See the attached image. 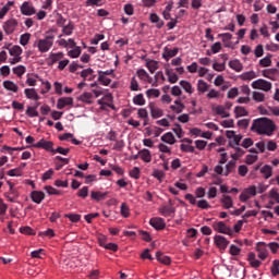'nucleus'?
I'll return each mask as SVG.
<instances>
[{"instance_id": "f257e3e1", "label": "nucleus", "mask_w": 279, "mask_h": 279, "mask_svg": "<svg viewBox=\"0 0 279 279\" xmlns=\"http://www.w3.org/2000/svg\"><path fill=\"white\" fill-rule=\"evenodd\" d=\"M251 132H256L259 136H274L276 123L269 118H258L253 120Z\"/></svg>"}, {"instance_id": "09e8293b", "label": "nucleus", "mask_w": 279, "mask_h": 279, "mask_svg": "<svg viewBox=\"0 0 279 279\" xmlns=\"http://www.w3.org/2000/svg\"><path fill=\"white\" fill-rule=\"evenodd\" d=\"M180 149L181 151H185L187 154H195V147L192 145L181 144Z\"/></svg>"}, {"instance_id": "2f4dec72", "label": "nucleus", "mask_w": 279, "mask_h": 279, "mask_svg": "<svg viewBox=\"0 0 279 279\" xmlns=\"http://www.w3.org/2000/svg\"><path fill=\"white\" fill-rule=\"evenodd\" d=\"M80 101H83V104H93V94L85 92L78 97Z\"/></svg>"}, {"instance_id": "c756f323", "label": "nucleus", "mask_w": 279, "mask_h": 279, "mask_svg": "<svg viewBox=\"0 0 279 279\" xmlns=\"http://www.w3.org/2000/svg\"><path fill=\"white\" fill-rule=\"evenodd\" d=\"M146 66L149 71V73H156L157 69H158V61L156 60H146Z\"/></svg>"}, {"instance_id": "13d9d810", "label": "nucleus", "mask_w": 279, "mask_h": 279, "mask_svg": "<svg viewBox=\"0 0 279 279\" xmlns=\"http://www.w3.org/2000/svg\"><path fill=\"white\" fill-rule=\"evenodd\" d=\"M121 215L122 217H125V218L130 217V207L125 203L121 204Z\"/></svg>"}, {"instance_id": "49530a36", "label": "nucleus", "mask_w": 279, "mask_h": 279, "mask_svg": "<svg viewBox=\"0 0 279 279\" xmlns=\"http://www.w3.org/2000/svg\"><path fill=\"white\" fill-rule=\"evenodd\" d=\"M216 113L220 114L222 119H228V117H230V113L226 112V108L223 106L216 107Z\"/></svg>"}, {"instance_id": "c03bdc74", "label": "nucleus", "mask_w": 279, "mask_h": 279, "mask_svg": "<svg viewBox=\"0 0 279 279\" xmlns=\"http://www.w3.org/2000/svg\"><path fill=\"white\" fill-rule=\"evenodd\" d=\"M71 151V148H64L62 146H58L56 149L52 150V154H61V156H68Z\"/></svg>"}, {"instance_id": "6ab92c4d", "label": "nucleus", "mask_w": 279, "mask_h": 279, "mask_svg": "<svg viewBox=\"0 0 279 279\" xmlns=\"http://www.w3.org/2000/svg\"><path fill=\"white\" fill-rule=\"evenodd\" d=\"M138 156L144 162H151V151L149 149L144 148L140 150Z\"/></svg>"}, {"instance_id": "0eeeda50", "label": "nucleus", "mask_w": 279, "mask_h": 279, "mask_svg": "<svg viewBox=\"0 0 279 279\" xmlns=\"http://www.w3.org/2000/svg\"><path fill=\"white\" fill-rule=\"evenodd\" d=\"M20 10L24 16H33V14H36V8H34V4L29 1L23 2Z\"/></svg>"}, {"instance_id": "ddd939ff", "label": "nucleus", "mask_w": 279, "mask_h": 279, "mask_svg": "<svg viewBox=\"0 0 279 279\" xmlns=\"http://www.w3.org/2000/svg\"><path fill=\"white\" fill-rule=\"evenodd\" d=\"M218 38H221L222 43L225 44V47L227 49H234V46H232V34L230 33H221L218 34Z\"/></svg>"}, {"instance_id": "864d4df0", "label": "nucleus", "mask_w": 279, "mask_h": 279, "mask_svg": "<svg viewBox=\"0 0 279 279\" xmlns=\"http://www.w3.org/2000/svg\"><path fill=\"white\" fill-rule=\"evenodd\" d=\"M184 108H186V106H184V105H180V106L171 105L170 106V110H172V112H175V114H182V112L184 111Z\"/></svg>"}, {"instance_id": "4d7b16f0", "label": "nucleus", "mask_w": 279, "mask_h": 279, "mask_svg": "<svg viewBox=\"0 0 279 279\" xmlns=\"http://www.w3.org/2000/svg\"><path fill=\"white\" fill-rule=\"evenodd\" d=\"M243 140V135H234L233 141L229 142V147H236L239 143Z\"/></svg>"}, {"instance_id": "4be33fe9", "label": "nucleus", "mask_w": 279, "mask_h": 279, "mask_svg": "<svg viewBox=\"0 0 279 279\" xmlns=\"http://www.w3.org/2000/svg\"><path fill=\"white\" fill-rule=\"evenodd\" d=\"M159 213L163 217H170V215H173V213H175V207H173L172 205H170V206H162L161 208H159Z\"/></svg>"}, {"instance_id": "6e6552de", "label": "nucleus", "mask_w": 279, "mask_h": 279, "mask_svg": "<svg viewBox=\"0 0 279 279\" xmlns=\"http://www.w3.org/2000/svg\"><path fill=\"white\" fill-rule=\"evenodd\" d=\"M178 53H180V48L175 47L171 49L169 47H165L162 52V58L163 60H166V62H169V60H171V58H175Z\"/></svg>"}, {"instance_id": "bb28decb", "label": "nucleus", "mask_w": 279, "mask_h": 279, "mask_svg": "<svg viewBox=\"0 0 279 279\" xmlns=\"http://www.w3.org/2000/svg\"><path fill=\"white\" fill-rule=\"evenodd\" d=\"M260 173L264 175V178L266 180H269V178H271L272 173H274V169L271 168V166L269 165H265L262 169H260Z\"/></svg>"}, {"instance_id": "473e14b6", "label": "nucleus", "mask_w": 279, "mask_h": 279, "mask_svg": "<svg viewBox=\"0 0 279 279\" xmlns=\"http://www.w3.org/2000/svg\"><path fill=\"white\" fill-rule=\"evenodd\" d=\"M75 29V25L72 22H69L65 26L62 28V34L64 36H71L73 34V31Z\"/></svg>"}, {"instance_id": "2eb2a0df", "label": "nucleus", "mask_w": 279, "mask_h": 279, "mask_svg": "<svg viewBox=\"0 0 279 279\" xmlns=\"http://www.w3.org/2000/svg\"><path fill=\"white\" fill-rule=\"evenodd\" d=\"M66 106H73V98L71 97H62L58 99L57 108L58 110H63Z\"/></svg>"}, {"instance_id": "dca6fc26", "label": "nucleus", "mask_w": 279, "mask_h": 279, "mask_svg": "<svg viewBox=\"0 0 279 279\" xmlns=\"http://www.w3.org/2000/svg\"><path fill=\"white\" fill-rule=\"evenodd\" d=\"M220 203L222 204L225 210H230V208L234 206V201H232V196L226 194L222 195Z\"/></svg>"}, {"instance_id": "4c0bfd02", "label": "nucleus", "mask_w": 279, "mask_h": 279, "mask_svg": "<svg viewBox=\"0 0 279 279\" xmlns=\"http://www.w3.org/2000/svg\"><path fill=\"white\" fill-rule=\"evenodd\" d=\"M208 88H209V85L204 80H199L197 82V92L198 93H206V90H208Z\"/></svg>"}, {"instance_id": "393cba45", "label": "nucleus", "mask_w": 279, "mask_h": 279, "mask_svg": "<svg viewBox=\"0 0 279 279\" xmlns=\"http://www.w3.org/2000/svg\"><path fill=\"white\" fill-rule=\"evenodd\" d=\"M234 114H235V119H239L240 117H247L250 112L247 111V109H245V107L236 106L234 108Z\"/></svg>"}, {"instance_id": "37998d69", "label": "nucleus", "mask_w": 279, "mask_h": 279, "mask_svg": "<svg viewBox=\"0 0 279 279\" xmlns=\"http://www.w3.org/2000/svg\"><path fill=\"white\" fill-rule=\"evenodd\" d=\"M133 104H135V106H145V97L143 96V94H138L133 98Z\"/></svg>"}, {"instance_id": "f3484780", "label": "nucleus", "mask_w": 279, "mask_h": 279, "mask_svg": "<svg viewBox=\"0 0 279 279\" xmlns=\"http://www.w3.org/2000/svg\"><path fill=\"white\" fill-rule=\"evenodd\" d=\"M31 199L35 204H43V199H45V192H43V191H33L31 193Z\"/></svg>"}, {"instance_id": "de8ad7c7", "label": "nucleus", "mask_w": 279, "mask_h": 279, "mask_svg": "<svg viewBox=\"0 0 279 279\" xmlns=\"http://www.w3.org/2000/svg\"><path fill=\"white\" fill-rule=\"evenodd\" d=\"M235 168H236V161H229L226 166L225 175H228L229 173H232Z\"/></svg>"}, {"instance_id": "a211bd4d", "label": "nucleus", "mask_w": 279, "mask_h": 279, "mask_svg": "<svg viewBox=\"0 0 279 279\" xmlns=\"http://www.w3.org/2000/svg\"><path fill=\"white\" fill-rule=\"evenodd\" d=\"M149 108H150V116L154 119H160V117H162L165 114V111L158 107H156L155 104H149Z\"/></svg>"}, {"instance_id": "69168bd1", "label": "nucleus", "mask_w": 279, "mask_h": 279, "mask_svg": "<svg viewBox=\"0 0 279 279\" xmlns=\"http://www.w3.org/2000/svg\"><path fill=\"white\" fill-rule=\"evenodd\" d=\"M260 66H271V57H265L259 60Z\"/></svg>"}, {"instance_id": "a878e982", "label": "nucleus", "mask_w": 279, "mask_h": 279, "mask_svg": "<svg viewBox=\"0 0 279 279\" xmlns=\"http://www.w3.org/2000/svg\"><path fill=\"white\" fill-rule=\"evenodd\" d=\"M230 69L233 71H236V73H240V71H243V64L239 59L232 60L229 62Z\"/></svg>"}, {"instance_id": "79ce46f5", "label": "nucleus", "mask_w": 279, "mask_h": 279, "mask_svg": "<svg viewBox=\"0 0 279 279\" xmlns=\"http://www.w3.org/2000/svg\"><path fill=\"white\" fill-rule=\"evenodd\" d=\"M129 175L134 180H138L141 178V168L134 167L132 170H130Z\"/></svg>"}, {"instance_id": "412c9836", "label": "nucleus", "mask_w": 279, "mask_h": 279, "mask_svg": "<svg viewBox=\"0 0 279 279\" xmlns=\"http://www.w3.org/2000/svg\"><path fill=\"white\" fill-rule=\"evenodd\" d=\"M3 88H5V90H10L11 93H19V85L12 81H4Z\"/></svg>"}, {"instance_id": "338daca9", "label": "nucleus", "mask_w": 279, "mask_h": 279, "mask_svg": "<svg viewBox=\"0 0 279 279\" xmlns=\"http://www.w3.org/2000/svg\"><path fill=\"white\" fill-rule=\"evenodd\" d=\"M26 114L31 118L38 117V111H36V107H28L26 110Z\"/></svg>"}, {"instance_id": "7ed1b4c3", "label": "nucleus", "mask_w": 279, "mask_h": 279, "mask_svg": "<svg viewBox=\"0 0 279 279\" xmlns=\"http://www.w3.org/2000/svg\"><path fill=\"white\" fill-rule=\"evenodd\" d=\"M213 228L216 232H219L220 234H228L229 236H232L234 234V231L226 226V222L223 221H216L213 223Z\"/></svg>"}, {"instance_id": "58836bf2", "label": "nucleus", "mask_w": 279, "mask_h": 279, "mask_svg": "<svg viewBox=\"0 0 279 279\" xmlns=\"http://www.w3.org/2000/svg\"><path fill=\"white\" fill-rule=\"evenodd\" d=\"M31 38H32V34H29V33H25V34L21 35L20 45H22V47H26V45L29 44Z\"/></svg>"}, {"instance_id": "052dcab7", "label": "nucleus", "mask_w": 279, "mask_h": 279, "mask_svg": "<svg viewBox=\"0 0 279 279\" xmlns=\"http://www.w3.org/2000/svg\"><path fill=\"white\" fill-rule=\"evenodd\" d=\"M77 195L78 197L86 199V197H88V186H83L81 190H78Z\"/></svg>"}, {"instance_id": "4468645a", "label": "nucleus", "mask_w": 279, "mask_h": 279, "mask_svg": "<svg viewBox=\"0 0 279 279\" xmlns=\"http://www.w3.org/2000/svg\"><path fill=\"white\" fill-rule=\"evenodd\" d=\"M262 73H263V76L267 77L268 80H272L274 82H276V80H278L279 71L276 68L266 69Z\"/></svg>"}, {"instance_id": "e433bc0d", "label": "nucleus", "mask_w": 279, "mask_h": 279, "mask_svg": "<svg viewBox=\"0 0 279 279\" xmlns=\"http://www.w3.org/2000/svg\"><path fill=\"white\" fill-rule=\"evenodd\" d=\"M180 86L189 93V95H193V85H191L187 81H180Z\"/></svg>"}, {"instance_id": "a19ab883", "label": "nucleus", "mask_w": 279, "mask_h": 279, "mask_svg": "<svg viewBox=\"0 0 279 279\" xmlns=\"http://www.w3.org/2000/svg\"><path fill=\"white\" fill-rule=\"evenodd\" d=\"M7 175H10V178H19L23 175V171L21 168L11 169L7 172Z\"/></svg>"}, {"instance_id": "72a5a7b5", "label": "nucleus", "mask_w": 279, "mask_h": 279, "mask_svg": "<svg viewBox=\"0 0 279 279\" xmlns=\"http://www.w3.org/2000/svg\"><path fill=\"white\" fill-rule=\"evenodd\" d=\"M166 75L168 76V81L170 84H175L179 80L178 74L173 73V70H166Z\"/></svg>"}, {"instance_id": "c9c22d12", "label": "nucleus", "mask_w": 279, "mask_h": 279, "mask_svg": "<svg viewBox=\"0 0 279 279\" xmlns=\"http://www.w3.org/2000/svg\"><path fill=\"white\" fill-rule=\"evenodd\" d=\"M65 219H69L72 223H77L82 219V215L80 214H65Z\"/></svg>"}, {"instance_id": "39448f33", "label": "nucleus", "mask_w": 279, "mask_h": 279, "mask_svg": "<svg viewBox=\"0 0 279 279\" xmlns=\"http://www.w3.org/2000/svg\"><path fill=\"white\" fill-rule=\"evenodd\" d=\"M256 251H257V256L260 260H265L267 256H269V250L267 247V243L265 242H258L256 244Z\"/></svg>"}, {"instance_id": "680f3d73", "label": "nucleus", "mask_w": 279, "mask_h": 279, "mask_svg": "<svg viewBox=\"0 0 279 279\" xmlns=\"http://www.w3.org/2000/svg\"><path fill=\"white\" fill-rule=\"evenodd\" d=\"M137 117H138L140 119H149V113L147 112V109L141 108V109H138V111H137Z\"/></svg>"}, {"instance_id": "603ef678", "label": "nucleus", "mask_w": 279, "mask_h": 279, "mask_svg": "<svg viewBox=\"0 0 279 279\" xmlns=\"http://www.w3.org/2000/svg\"><path fill=\"white\" fill-rule=\"evenodd\" d=\"M197 208H201L202 210H208L210 208V203L206 199H201L197 202Z\"/></svg>"}, {"instance_id": "aec40b11", "label": "nucleus", "mask_w": 279, "mask_h": 279, "mask_svg": "<svg viewBox=\"0 0 279 279\" xmlns=\"http://www.w3.org/2000/svg\"><path fill=\"white\" fill-rule=\"evenodd\" d=\"M24 95L27 97V99H34L35 101L40 99V96H38V93L34 88H26L24 90Z\"/></svg>"}, {"instance_id": "3c124183", "label": "nucleus", "mask_w": 279, "mask_h": 279, "mask_svg": "<svg viewBox=\"0 0 279 279\" xmlns=\"http://www.w3.org/2000/svg\"><path fill=\"white\" fill-rule=\"evenodd\" d=\"M253 99L254 101H257L258 104L265 101V94L259 92H253Z\"/></svg>"}, {"instance_id": "c85d7f7f", "label": "nucleus", "mask_w": 279, "mask_h": 279, "mask_svg": "<svg viewBox=\"0 0 279 279\" xmlns=\"http://www.w3.org/2000/svg\"><path fill=\"white\" fill-rule=\"evenodd\" d=\"M62 58H64V52H52L49 56V62L50 64H56V62H59V60H62Z\"/></svg>"}, {"instance_id": "cd10ccee", "label": "nucleus", "mask_w": 279, "mask_h": 279, "mask_svg": "<svg viewBox=\"0 0 279 279\" xmlns=\"http://www.w3.org/2000/svg\"><path fill=\"white\" fill-rule=\"evenodd\" d=\"M108 195V192H99V191H93L92 192V199L95 202H101V199H106V196Z\"/></svg>"}, {"instance_id": "b1692460", "label": "nucleus", "mask_w": 279, "mask_h": 279, "mask_svg": "<svg viewBox=\"0 0 279 279\" xmlns=\"http://www.w3.org/2000/svg\"><path fill=\"white\" fill-rule=\"evenodd\" d=\"M156 258L162 265H171V257H169L160 252L156 253Z\"/></svg>"}, {"instance_id": "20e7f679", "label": "nucleus", "mask_w": 279, "mask_h": 279, "mask_svg": "<svg viewBox=\"0 0 279 279\" xmlns=\"http://www.w3.org/2000/svg\"><path fill=\"white\" fill-rule=\"evenodd\" d=\"M252 88L264 90L265 93L271 90V83L263 78L256 80L252 83Z\"/></svg>"}, {"instance_id": "1a4fd4ad", "label": "nucleus", "mask_w": 279, "mask_h": 279, "mask_svg": "<svg viewBox=\"0 0 279 279\" xmlns=\"http://www.w3.org/2000/svg\"><path fill=\"white\" fill-rule=\"evenodd\" d=\"M256 195V187L254 185H251L250 187L243 190V192L240 194V202H247L250 197H255Z\"/></svg>"}, {"instance_id": "8fccbe9b", "label": "nucleus", "mask_w": 279, "mask_h": 279, "mask_svg": "<svg viewBox=\"0 0 279 279\" xmlns=\"http://www.w3.org/2000/svg\"><path fill=\"white\" fill-rule=\"evenodd\" d=\"M270 271H271L274 277L279 276V260L278 259H275L272 262V266L270 268Z\"/></svg>"}, {"instance_id": "e2e57ef3", "label": "nucleus", "mask_w": 279, "mask_h": 279, "mask_svg": "<svg viewBox=\"0 0 279 279\" xmlns=\"http://www.w3.org/2000/svg\"><path fill=\"white\" fill-rule=\"evenodd\" d=\"M45 191L48 193V195H60V191L50 185H47Z\"/></svg>"}, {"instance_id": "a18cd8bd", "label": "nucleus", "mask_w": 279, "mask_h": 279, "mask_svg": "<svg viewBox=\"0 0 279 279\" xmlns=\"http://www.w3.org/2000/svg\"><path fill=\"white\" fill-rule=\"evenodd\" d=\"M25 71L26 69L24 65H17L13 68V73L17 75V77H22L23 75H25Z\"/></svg>"}, {"instance_id": "9b49d317", "label": "nucleus", "mask_w": 279, "mask_h": 279, "mask_svg": "<svg viewBox=\"0 0 279 279\" xmlns=\"http://www.w3.org/2000/svg\"><path fill=\"white\" fill-rule=\"evenodd\" d=\"M34 147L38 149H46V151H51L53 154V142L41 138L38 143L34 144Z\"/></svg>"}, {"instance_id": "5fc2aeb1", "label": "nucleus", "mask_w": 279, "mask_h": 279, "mask_svg": "<svg viewBox=\"0 0 279 279\" xmlns=\"http://www.w3.org/2000/svg\"><path fill=\"white\" fill-rule=\"evenodd\" d=\"M98 82H101L102 86H110L112 83V80L109 77L104 76V74L98 75Z\"/></svg>"}, {"instance_id": "f8f14e48", "label": "nucleus", "mask_w": 279, "mask_h": 279, "mask_svg": "<svg viewBox=\"0 0 279 279\" xmlns=\"http://www.w3.org/2000/svg\"><path fill=\"white\" fill-rule=\"evenodd\" d=\"M149 225L155 229V230H165L167 228V223L165 220L160 217H155L149 220Z\"/></svg>"}, {"instance_id": "9d476101", "label": "nucleus", "mask_w": 279, "mask_h": 279, "mask_svg": "<svg viewBox=\"0 0 279 279\" xmlns=\"http://www.w3.org/2000/svg\"><path fill=\"white\" fill-rule=\"evenodd\" d=\"M214 243L218 250H227L228 245H230V241H228L223 235H216L214 238Z\"/></svg>"}, {"instance_id": "7c9ffc66", "label": "nucleus", "mask_w": 279, "mask_h": 279, "mask_svg": "<svg viewBox=\"0 0 279 279\" xmlns=\"http://www.w3.org/2000/svg\"><path fill=\"white\" fill-rule=\"evenodd\" d=\"M240 78H242L244 82H250L256 78V72L254 71L244 72L240 75Z\"/></svg>"}, {"instance_id": "774afa93", "label": "nucleus", "mask_w": 279, "mask_h": 279, "mask_svg": "<svg viewBox=\"0 0 279 279\" xmlns=\"http://www.w3.org/2000/svg\"><path fill=\"white\" fill-rule=\"evenodd\" d=\"M147 97H160V90L159 89H148L146 92Z\"/></svg>"}, {"instance_id": "0e129e2a", "label": "nucleus", "mask_w": 279, "mask_h": 279, "mask_svg": "<svg viewBox=\"0 0 279 279\" xmlns=\"http://www.w3.org/2000/svg\"><path fill=\"white\" fill-rule=\"evenodd\" d=\"M137 76L140 77V80H150L149 74L144 69L137 70Z\"/></svg>"}, {"instance_id": "bf43d9fd", "label": "nucleus", "mask_w": 279, "mask_h": 279, "mask_svg": "<svg viewBox=\"0 0 279 279\" xmlns=\"http://www.w3.org/2000/svg\"><path fill=\"white\" fill-rule=\"evenodd\" d=\"M93 73H95V71L90 68L85 69L81 72V77H83V80H88V77H90V75H93Z\"/></svg>"}, {"instance_id": "f704fd0d", "label": "nucleus", "mask_w": 279, "mask_h": 279, "mask_svg": "<svg viewBox=\"0 0 279 279\" xmlns=\"http://www.w3.org/2000/svg\"><path fill=\"white\" fill-rule=\"evenodd\" d=\"M9 53L13 57H21V54L23 53V48H21V46L15 45L9 49Z\"/></svg>"}, {"instance_id": "423d86ee", "label": "nucleus", "mask_w": 279, "mask_h": 279, "mask_svg": "<svg viewBox=\"0 0 279 279\" xmlns=\"http://www.w3.org/2000/svg\"><path fill=\"white\" fill-rule=\"evenodd\" d=\"M16 27H19V22L14 19H11L3 24V29L7 36L14 34V32H16Z\"/></svg>"}, {"instance_id": "f03ea898", "label": "nucleus", "mask_w": 279, "mask_h": 279, "mask_svg": "<svg viewBox=\"0 0 279 279\" xmlns=\"http://www.w3.org/2000/svg\"><path fill=\"white\" fill-rule=\"evenodd\" d=\"M53 35H47L44 39H38L36 41L38 51L40 53H47L53 47Z\"/></svg>"}, {"instance_id": "6e6d98bb", "label": "nucleus", "mask_w": 279, "mask_h": 279, "mask_svg": "<svg viewBox=\"0 0 279 279\" xmlns=\"http://www.w3.org/2000/svg\"><path fill=\"white\" fill-rule=\"evenodd\" d=\"M165 82V74L162 73V71H159L155 74V82L153 83V86H158V82Z\"/></svg>"}, {"instance_id": "5701e85b", "label": "nucleus", "mask_w": 279, "mask_h": 279, "mask_svg": "<svg viewBox=\"0 0 279 279\" xmlns=\"http://www.w3.org/2000/svg\"><path fill=\"white\" fill-rule=\"evenodd\" d=\"M161 141L168 145H175V136H173V133L171 132L163 134Z\"/></svg>"}, {"instance_id": "ea45409f", "label": "nucleus", "mask_w": 279, "mask_h": 279, "mask_svg": "<svg viewBox=\"0 0 279 279\" xmlns=\"http://www.w3.org/2000/svg\"><path fill=\"white\" fill-rule=\"evenodd\" d=\"M68 56L70 58H80V56H82V48L80 46H76L74 49L68 52Z\"/></svg>"}]
</instances>
